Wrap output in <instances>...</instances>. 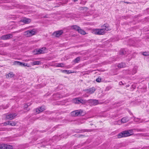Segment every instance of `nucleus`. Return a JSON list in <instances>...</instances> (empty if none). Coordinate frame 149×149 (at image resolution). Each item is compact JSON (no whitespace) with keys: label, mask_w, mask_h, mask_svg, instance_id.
Returning a JSON list of instances; mask_svg holds the SVG:
<instances>
[{"label":"nucleus","mask_w":149,"mask_h":149,"mask_svg":"<svg viewBox=\"0 0 149 149\" xmlns=\"http://www.w3.org/2000/svg\"><path fill=\"white\" fill-rule=\"evenodd\" d=\"M80 57H78L76 58L73 61L75 63H78L80 61Z\"/></svg>","instance_id":"25"},{"label":"nucleus","mask_w":149,"mask_h":149,"mask_svg":"<svg viewBox=\"0 0 149 149\" xmlns=\"http://www.w3.org/2000/svg\"><path fill=\"white\" fill-rule=\"evenodd\" d=\"M40 63V62L38 61H34L33 62V65H39Z\"/></svg>","instance_id":"26"},{"label":"nucleus","mask_w":149,"mask_h":149,"mask_svg":"<svg viewBox=\"0 0 149 149\" xmlns=\"http://www.w3.org/2000/svg\"><path fill=\"white\" fill-rule=\"evenodd\" d=\"M120 83H121V81L120 82H119V84H120Z\"/></svg>","instance_id":"46"},{"label":"nucleus","mask_w":149,"mask_h":149,"mask_svg":"<svg viewBox=\"0 0 149 149\" xmlns=\"http://www.w3.org/2000/svg\"><path fill=\"white\" fill-rule=\"evenodd\" d=\"M82 110H76L72 112L70 114L73 116H83L84 114L83 113Z\"/></svg>","instance_id":"2"},{"label":"nucleus","mask_w":149,"mask_h":149,"mask_svg":"<svg viewBox=\"0 0 149 149\" xmlns=\"http://www.w3.org/2000/svg\"><path fill=\"white\" fill-rule=\"evenodd\" d=\"M29 33V30L27 31L24 32V35L27 37L31 36L30 33Z\"/></svg>","instance_id":"22"},{"label":"nucleus","mask_w":149,"mask_h":149,"mask_svg":"<svg viewBox=\"0 0 149 149\" xmlns=\"http://www.w3.org/2000/svg\"><path fill=\"white\" fill-rule=\"evenodd\" d=\"M92 130L91 129H86V130H81L80 131V132H79V133L82 132H90L92 131Z\"/></svg>","instance_id":"24"},{"label":"nucleus","mask_w":149,"mask_h":149,"mask_svg":"<svg viewBox=\"0 0 149 149\" xmlns=\"http://www.w3.org/2000/svg\"><path fill=\"white\" fill-rule=\"evenodd\" d=\"M4 2L3 0H0V3H2Z\"/></svg>","instance_id":"40"},{"label":"nucleus","mask_w":149,"mask_h":149,"mask_svg":"<svg viewBox=\"0 0 149 149\" xmlns=\"http://www.w3.org/2000/svg\"><path fill=\"white\" fill-rule=\"evenodd\" d=\"M13 148L12 146L4 144H0V149H11Z\"/></svg>","instance_id":"5"},{"label":"nucleus","mask_w":149,"mask_h":149,"mask_svg":"<svg viewBox=\"0 0 149 149\" xmlns=\"http://www.w3.org/2000/svg\"><path fill=\"white\" fill-rule=\"evenodd\" d=\"M95 90V88L94 87H93L88 89H85V91H86L88 93L92 94L94 92Z\"/></svg>","instance_id":"11"},{"label":"nucleus","mask_w":149,"mask_h":149,"mask_svg":"<svg viewBox=\"0 0 149 149\" xmlns=\"http://www.w3.org/2000/svg\"><path fill=\"white\" fill-rule=\"evenodd\" d=\"M20 21L25 24H28L31 22V20L30 19L25 18L21 20Z\"/></svg>","instance_id":"14"},{"label":"nucleus","mask_w":149,"mask_h":149,"mask_svg":"<svg viewBox=\"0 0 149 149\" xmlns=\"http://www.w3.org/2000/svg\"><path fill=\"white\" fill-rule=\"evenodd\" d=\"M16 125V123L13 121H8L4 123V125H9L12 126H14Z\"/></svg>","instance_id":"12"},{"label":"nucleus","mask_w":149,"mask_h":149,"mask_svg":"<svg viewBox=\"0 0 149 149\" xmlns=\"http://www.w3.org/2000/svg\"><path fill=\"white\" fill-rule=\"evenodd\" d=\"M74 2H76L78 1V0H72Z\"/></svg>","instance_id":"42"},{"label":"nucleus","mask_w":149,"mask_h":149,"mask_svg":"<svg viewBox=\"0 0 149 149\" xmlns=\"http://www.w3.org/2000/svg\"><path fill=\"white\" fill-rule=\"evenodd\" d=\"M93 32L96 35H103L105 32H104L101 29H95L93 31Z\"/></svg>","instance_id":"4"},{"label":"nucleus","mask_w":149,"mask_h":149,"mask_svg":"<svg viewBox=\"0 0 149 149\" xmlns=\"http://www.w3.org/2000/svg\"><path fill=\"white\" fill-rule=\"evenodd\" d=\"M78 31L79 33L82 35H85L86 33L85 32L83 29H81L80 27Z\"/></svg>","instance_id":"18"},{"label":"nucleus","mask_w":149,"mask_h":149,"mask_svg":"<svg viewBox=\"0 0 149 149\" xmlns=\"http://www.w3.org/2000/svg\"><path fill=\"white\" fill-rule=\"evenodd\" d=\"M85 135H79V137H85Z\"/></svg>","instance_id":"36"},{"label":"nucleus","mask_w":149,"mask_h":149,"mask_svg":"<svg viewBox=\"0 0 149 149\" xmlns=\"http://www.w3.org/2000/svg\"><path fill=\"white\" fill-rule=\"evenodd\" d=\"M27 64L25 63H22V66H27Z\"/></svg>","instance_id":"33"},{"label":"nucleus","mask_w":149,"mask_h":149,"mask_svg":"<svg viewBox=\"0 0 149 149\" xmlns=\"http://www.w3.org/2000/svg\"><path fill=\"white\" fill-rule=\"evenodd\" d=\"M143 54L144 56H147L148 55V54L146 52H143Z\"/></svg>","instance_id":"34"},{"label":"nucleus","mask_w":149,"mask_h":149,"mask_svg":"<svg viewBox=\"0 0 149 149\" xmlns=\"http://www.w3.org/2000/svg\"><path fill=\"white\" fill-rule=\"evenodd\" d=\"M129 119L128 117H124L122 118V123H125L129 120Z\"/></svg>","instance_id":"16"},{"label":"nucleus","mask_w":149,"mask_h":149,"mask_svg":"<svg viewBox=\"0 0 149 149\" xmlns=\"http://www.w3.org/2000/svg\"><path fill=\"white\" fill-rule=\"evenodd\" d=\"M128 52L126 51L125 49H122V56L123 55H127L128 54Z\"/></svg>","instance_id":"20"},{"label":"nucleus","mask_w":149,"mask_h":149,"mask_svg":"<svg viewBox=\"0 0 149 149\" xmlns=\"http://www.w3.org/2000/svg\"><path fill=\"white\" fill-rule=\"evenodd\" d=\"M96 81L98 82H100L101 81V78L98 77L96 79Z\"/></svg>","instance_id":"30"},{"label":"nucleus","mask_w":149,"mask_h":149,"mask_svg":"<svg viewBox=\"0 0 149 149\" xmlns=\"http://www.w3.org/2000/svg\"><path fill=\"white\" fill-rule=\"evenodd\" d=\"M46 49V48H42L40 49H36L33 52L35 54H41L44 53V50Z\"/></svg>","instance_id":"3"},{"label":"nucleus","mask_w":149,"mask_h":149,"mask_svg":"<svg viewBox=\"0 0 149 149\" xmlns=\"http://www.w3.org/2000/svg\"><path fill=\"white\" fill-rule=\"evenodd\" d=\"M14 74H13V72H11L6 75V78H9L13 77H14Z\"/></svg>","instance_id":"15"},{"label":"nucleus","mask_w":149,"mask_h":149,"mask_svg":"<svg viewBox=\"0 0 149 149\" xmlns=\"http://www.w3.org/2000/svg\"><path fill=\"white\" fill-rule=\"evenodd\" d=\"M29 105H30V104H29V103H28L27 104L25 105V107L26 108H27Z\"/></svg>","instance_id":"38"},{"label":"nucleus","mask_w":149,"mask_h":149,"mask_svg":"<svg viewBox=\"0 0 149 149\" xmlns=\"http://www.w3.org/2000/svg\"><path fill=\"white\" fill-rule=\"evenodd\" d=\"M17 32V31H16L15 32Z\"/></svg>","instance_id":"48"},{"label":"nucleus","mask_w":149,"mask_h":149,"mask_svg":"<svg viewBox=\"0 0 149 149\" xmlns=\"http://www.w3.org/2000/svg\"><path fill=\"white\" fill-rule=\"evenodd\" d=\"M101 27L102 28L101 29L103 30L104 32H105V31H107L110 30L109 29V25L107 24H104Z\"/></svg>","instance_id":"9"},{"label":"nucleus","mask_w":149,"mask_h":149,"mask_svg":"<svg viewBox=\"0 0 149 149\" xmlns=\"http://www.w3.org/2000/svg\"><path fill=\"white\" fill-rule=\"evenodd\" d=\"M29 33H30L31 36L35 35V33H36V31H35L34 29H33L32 30H29Z\"/></svg>","instance_id":"19"},{"label":"nucleus","mask_w":149,"mask_h":149,"mask_svg":"<svg viewBox=\"0 0 149 149\" xmlns=\"http://www.w3.org/2000/svg\"><path fill=\"white\" fill-rule=\"evenodd\" d=\"M133 134V130H128L122 132V137H125L130 136Z\"/></svg>","instance_id":"1"},{"label":"nucleus","mask_w":149,"mask_h":149,"mask_svg":"<svg viewBox=\"0 0 149 149\" xmlns=\"http://www.w3.org/2000/svg\"><path fill=\"white\" fill-rule=\"evenodd\" d=\"M120 65H120V64H119V65H118V67H120Z\"/></svg>","instance_id":"44"},{"label":"nucleus","mask_w":149,"mask_h":149,"mask_svg":"<svg viewBox=\"0 0 149 149\" xmlns=\"http://www.w3.org/2000/svg\"><path fill=\"white\" fill-rule=\"evenodd\" d=\"M19 63V61H15L14 62V65H18Z\"/></svg>","instance_id":"32"},{"label":"nucleus","mask_w":149,"mask_h":149,"mask_svg":"<svg viewBox=\"0 0 149 149\" xmlns=\"http://www.w3.org/2000/svg\"><path fill=\"white\" fill-rule=\"evenodd\" d=\"M63 72H65L68 74L72 73L71 71L67 70H64Z\"/></svg>","instance_id":"28"},{"label":"nucleus","mask_w":149,"mask_h":149,"mask_svg":"<svg viewBox=\"0 0 149 149\" xmlns=\"http://www.w3.org/2000/svg\"><path fill=\"white\" fill-rule=\"evenodd\" d=\"M118 138H121V132L119 133L118 135Z\"/></svg>","instance_id":"35"},{"label":"nucleus","mask_w":149,"mask_h":149,"mask_svg":"<svg viewBox=\"0 0 149 149\" xmlns=\"http://www.w3.org/2000/svg\"><path fill=\"white\" fill-rule=\"evenodd\" d=\"M93 102L95 105H97L98 104V100H93Z\"/></svg>","instance_id":"29"},{"label":"nucleus","mask_w":149,"mask_h":149,"mask_svg":"<svg viewBox=\"0 0 149 149\" xmlns=\"http://www.w3.org/2000/svg\"><path fill=\"white\" fill-rule=\"evenodd\" d=\"M134 120L135 121L138 122L139 123L141 122V121H140V120L138 118H135L134 119Z\"/></svg>","instance_id":"31"},{"label":"nucleus","mask_w":149,"mask_h":149,"mask_svg":"<svg viewBox=\"0 0 149 149\" xmlns=\"http://www.w3.org/2000/svg\"><path fill=\"white\" fill-rule=\"evenodd\" d=\"M72 29L76 30L78 31L80 27L77 25H73L71 26Z\"/></svg>","instance_id":"17"},{"label":"nucleus","mask_w":149,"mask_h":149,"mask_svg":"<svg viewBox=\"0 0 149 149\" xmlns=\"http://www.w3.org/2000/svg\"><path fill=\"white\" fill-rule=\"evenodd\" d=\"M13 37L12 35L11 34H8L2 36L1 38L3 40L9 39Z\"/></svg>","instance_id":"7"},{"label":"nucleus","mask_w":149,"mask_h":149,"mask_svg":"<svg viewBox=\"0 0 149 149\" xmlns=\"http://www.w3.org/2000/svg\"><path fill=\"white\" fill-rule=\"evenodd\" d=\"M108 87H107L106 88V90H109V89L108 88Z\"/></svg>","instance_id":"43"},{"label":"nucleus","mask_w":149,"mask_h":149,"mask_svg":"<svg viewBox=\"0 0 149 149\" xmlns=\"http://www.w3.org/2000/svg\"><path fill=\"white\" fill-rule=\"evenodd\" d=\"M64 64L63 63H58L56 64V66L57 67H63Z\"/></svg>","instance_id":"27"},{"label":"nucleus","mask_w":149,"mask_h":149,"mask_svg":"<svg viewBox=\"0 0 149 149\" xmlns=\"http://www.w3.org/2000/svg\"><path fill=\"white\" fill-rule=\"evenodd\" d=\"M16 113H10L7 115L6 116V118L7 119L11 120L14 119L16 116Z\"/></svg>","instance_id":"8"},{"label":"nucleus","mask_w":149,"mask_h":149,"mask_svg":"<svg viewBox=\"0 0 149 149\" xmlns=\"http://www.w3.org/2000/svg\"><path fill=\"white\" fill-rule=\"evenodd\" d=\"M125 64L122 63V68L124 67L125 66Z\"/></svg>","instance_id":"37"},{"label":"nucleus","mask_w":149,"mask_h":149,"mask_svg":"<svg viewBox=\"0 0 149 149\" xmlns=\"http://www.w3.org/2000/svg\"><path fill=\"white\" fill-rule=\"evenodd\" d=\"M45 109L44 106H42L39 108H37L36 110V114H38L44 111Z\"/></svg>","instance_id":"10"},{"label":"nucleus","mask_w":149,"mask_h":149,"mask_svg":"<svg viewBox=\"0 0 149 149\" xmlns=\"http://www.w3.org/2000/svg\"><path fill=\"white\" fill-rule=\"evenodd\" d=\"M125 3H129V2H124Z\"/></svg>","instance_id":"45"},{"label":"nucleus","mask_w":149,"mask_h":149,"mask_svg":"<svg viewBox=\"0 0 149 149\" xmlns=\"http://www.w3.org/2000/svg\"><path fill=\"white\" fill-rule=\"evenodd\" d=\"M79 97L76 98L73 100V101L74 102V103H75V104H79Z\"/></svg>","instance_id":"23"},{"label":"nucleus","mask_w":149,"mask_h":149,"mask_svg":"<svg viewBox=\"0 0 149 149\" xmlns=\"http://www.w3.org/2000/svg\"><path fill=\"white\" fill-rule=\"evenodd\" d=\"M137 67L136 66L134 67L132 71L128 70L126 71L128 74L131 75L134 74L136 73L137 71Z\"/></svg>","instance_id":"6"},{"label":"nucleus","mask_w":149,"mask_h":149,"mask_svg":"<svg viewBox=\"0 0 149 149\" xmlns=\"http://www.w3.org/2000/svg\"><path fill=\"white\" fill-rule=\"evenodd\" d=\"M19 63L18 65L22 66V63L19 61Z\"/></svg>","instance_id":"39"},{"label":"nucleus","mask_w":149,"mask_h":149,"mask_svg":"<svg viewBox=\"0 0 149 149\" xmlns=\"http://www.w3.org/2000/svg\"><path fill=\"white\" fill-rule=\"evenodd\" d=\"M63 33L62 30H60L54 32L53 34L55 35L56 37H58L61 35Z\"/></svg>","instance_id":"13"},{"label":"nucleus","mask_w":149,"mask_h":149,"mask_svg":"<svg viewBox=\"0 0 149 149\" xmlns=\"http://www.w3.org/2000/svg\"><path fill=\"white\" fill-rule=\"evenodd\" d=\"M79 104L80 103H82V104H85L87 102L86 100H85L82 99L80 97H79Z\"/></svg>","instance_id":"21"},{"label":"nucleus","mask_w":149,"mask_h":149,"mask_svg":"<svg viewBox=\"0 0 149 149\" xmlns=\"http://www.w3.org/2000/svg\"><path fill=\"white\" fill-rule=\"evenodd\" d=\"M86 1H85V3H84V4H85V3H86Z\"/></svg>","instance_id":"47"},{"label":"nucleus","mask_w":149,"mask_h":149,"mask_svg":"<svg viewBox=\"0 0 149 149\" xmlns=\"http://www.w3.org/2000/svg\"><path fill=\"white\" fill-rule=\"evenodd\" d=\"M147 11L148 12V13L149 14V8L147 9Z\"/></svg>","instance_id":"41"}]
</instances>
